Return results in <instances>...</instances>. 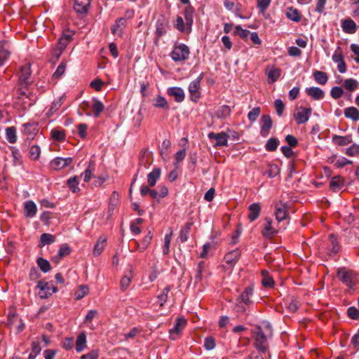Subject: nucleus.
<instances>
[{
	"instance_id": "obj_23",
	"label": "nucleus",
	"mask_w": 359,
	"mask_h": 359,
	"mask_svg": "<svg viewBox=\"0 0 359 359\" xmlns=\"http://www.w3.org/2000/svg\"><path fill=\"white\" fill-rule=\"evenodd\" d=\"M70 252L71 248L67 244L65 243L60 246L57 254L52 257V261L58 264L63 257L69 255Z\"/></svg>"
},
{
	"instance_id": "obj_25",
	"label": "nucleus",
	"mask_w": 359,
	"mask_h": 359,
	"mask_svg": "<svg viewBox=\"0 0 359 359\" xmlns=\"http://www.w3.org/2000/svg\"><path fill=\"white\" fill-rule=\"evenodd\" d=\"M248 210L249 214L248 217L250 222H254L259 217L261 212V205L259 203H252L249 206Z\"/></svg>"
},
{
	"instance_id": "obj_21",
	"label": "nucleus",
	"mask_w": 359,
	"mask_h": 359,
	"mask_svg": "<svg viewBox=\"0 0 359 359\" xmlns=\"http://www.w3.org/2000/svg\"><path fill=\"white\" fill-rule=\"evenodd\" d=\"M151 239L152 233L151 231H149L140 242L134 240L135 249L140 252H144L150 244Z\"/></svg>"
},
{
	"instance_id": "obj_41",
	"label": "nucleus",
	"mask_w": 359,
	"mask_h": 359,
	"mask_svg": "<svg viewBox=\"0 0 359 359\" xmlns=\"http://www.w3.org/2000/svg\"><path fill=\"white\" fill-rule=\"evenodd\" d=\"M51 137L58 142H62L65 140V131L63 129L53 128L50 132Z\"/></svg>"
},
{
	"instance_id": "obj_56",
	"label": "nucleus",
	"mask_w": 359,
	"mask_h": 359,
	"mask_svg": "<svg viewBox=\"0 0 359 359\" xmlns=\"http://www.w3.org/2000/svg\"><path fill=\"white\" fill-rule=\"evenodd\" d=\"M72 36L71 34H63L59 39L57 46L65 50L67 44L71 41Z\"/></svg>"
},
{
	"instance_id": "obj_14",
	"label": "nucleus",
	"mask_w": 359,
	"mask_h": 359,
	"mask_svg": "<svg viewBox=\"0 0 359 359\" xmlns=\"http://www.w3.org/2000/svg\"><path fill=\"white\" fill-rule=\"evenodd\" d=\"M133 276V268L132 266H128L120 281V287L122 291L126 290L129 287Z\"/></svg>"
},
{
	"instance_id": "obj_15",
	"label": "nucleus",
	"mask_w": 359,
	"mask_h": 359,
	"mask_svg": "<svg viewBox=\"0 0 359 359\" xmlns=\"http://www.w3.org/2000/svg\"><path fill=\"white\" fill-rule=\"evenodd\" d=\"M272 128V120L269 115L265 114L261 118V136L266 137L269 135Z\"/></svg>"
},
{
	"instance_id": "obj_12",
	"label": "nucleus",
	"mask_w": 359,
	"mask_h": 359,
	"mask_svg": "<svg viewBox=\"0 0 359 359\" xmlns=\"http://www.w3.org/2000/svg\"><path fill=\"white\" fill-rule=\"evenodd\" d=\"M278 230L272 225V220L271 218L266 217L263 224L262 230V236L266 238H271L278 233Z\"/></svg>"
},
{
	"instance_id": "obj_6",
	"label": "nucleus",
	"mask_w": 359,
	"mask_h": 359,
	"mask_svg": "<svg viewBox=\"0 0 359 359\" xmlns=\"http://www.w3.org/2000/svg\"><path fill=\"white\" fill-rule=\"evenodd\" d=\"M254 338L255 341V346L256 348L262 353H265L268 349L269 344L267 342V338L260 327H258L256 329Z\"/></svg>"
},
{
	"instance_id": "obj_1",
	"label": "nucleus",
	"mask_w": 359,
	"mask_h": 359,
	"mask_svg": "<svg viewBox=\"0 0 359 359\" xmlns=\"http://www.w3.org/2000/svg\"><path fill=\"white\" fill-rule=\"evenodd\" d=\"M254 288L250 285L246 287L241 294L236 298L233 310L237 313H244L247 308L253 304L252 297Z\"/></svg>"
},
{
	"instance_id": "obj_33",
	"label": "nucleus",
	"mask_w": 359,
	"mask_h": 359,
	"mask_svg": "<svg viewBox=\"0 0 359 359\" xmlns=\"http://www.w3.org/2000/svg\"><path fill=\"white\" fill-rule=\"evenodd\" d=\"M193 225L192 222H187L180 231L179 238L182 243L186 242L189 236L191 228Z\"/></svg>"
},
{
	"instance_id": "obj_24",
	"label": "nucleus",
	"mask_w": 359,
	"mask_h": 359,
	"mask_svg": "<svg viewBox=\"0 0 359 359\" xmlns=\"http://www.w3.org/2000/svg\"><path fill=\"white\" fill-rule=\"evenodd\" d=\"M11 54L9 46L6 41H0V66H3Z\"/></svg>"
},
{
	"instance_id": "obj_51",
	"label": "nucleus",
	"mask_w": 359,
	"mask_h": 359,
	"mask_svg": "<svg viewBox=\"0 0 359 359\" xmlns=\"http://www.w3.org/2000/svg\"><path fill=\"white\" fill-rule=\"evenodd\" d=\"M36 263L39 269L43 273H47L51 269L49 262L42 257H39L36 260Z\"/></svg>"
},
{
	"instance_id": "obj_46",
	"label": "nucleus",
	"mask_w": 359,
	"mask_h": 359,
	"mask_svg": "<svg viewBox=\"0 0 359 359\" xmlns=\"http://www.w3.org/2000/svg\"><path fill=\"white\" fill-rule=\"evenodd\" d=\"M86 344V337L84 333H81L78 335L76 341V350L77 352L82 351Z\"/></svg>"
},
{
	"instance_id": "obj_59",
	"label": "nucleus",
	"mask_w": 359,
	"mask_h": 359,
	"mask_svg": "<svg viewBox=\"0 0 359 359\" xmlns=\"http://www.w3.org/2000/svg\"><path fill=\"white\" fill-rule=\"evenodd\" d=\"M172 236V232L170 231V233L166 234L164 238V245L163 247V254L168 255L169 253V248L171 242V238Z\"/></svg>"
},
{
	"instance_id": "obj_42",
	"label": "nucleus",
	"mask_w": 359,
	"mask_h": 359,
	"mask_svg": "<svg viewBox=\"0 0 359 359\" xmlns=\"http://www.w3.org/2000/svg\"><path fill=\"white\" fill-rule=\"evenodd\" d=\"M344 115L346 118L353 121L359 120V111L354 107H350L344 110Z\"/></svg>"
},
{
	"instance_id": "obj_62",
	"label": "nucleus",
	"mask_w": 359,
	"mask_h": 359,
	"mask_svg": "<svg viewBox=\"0 0 359 359\" xmlns=\"http://www.w3.org/2000/svg\"><path fill=\"white\" fill-rule=\"evenodd\" d=\"M89 289L87 285H81L79 290L75 292L76 299H81L84 296L88 293Z\"/></svg>"
},
{
	"instance_id": "obj_36",
	"label": "nucleus",
	"mask_w": 359,
	"mask_h": 359,
	"mask_svg": "<svg viewBox=\"0 0 359 359\" xmlns=\"http://www.w3.org/2000/svg\"><path fill=\"white\" fill-rule=\"evenodd\" d=\"M56 241L55 236L50 233H44L40 236L39 247L42 248L46 245L53 243Z\"/></svg>"
},
{
	"instance_id": "obj_2",
	"label": "nucleus",
	"mask_w": 359,
	"mask_h": 359,
	"mask_svg": "<svg viewBox=\"0 0 359 359\" xmlns=\"http://www.w3.org/2000/svg\"><path fill=\"white\" fill-rule=\"evenodd\" d=\"M337 277L348 288H353L358 283V273L346 267H340L337 269Z\"/></svg>"
},
{
	"instance_id": "obj_64",
	"label": "nucleus",
	"mask_w": 359,
	"mask_h": 359,
	"mask_svg": "<svg viewBox=\"0 0 359 359\" xmlns=\"http://www.w3.org/2000/svg\"><path fill=\"white\" fill-rule=\"evenodd\" d=\"M344 94V90L341 87L334 86L331 89L330 95L332 98L337 100L340 98Z\"/></svg>"
},
{
	"instance_id": "obj_35",
	"label": "nucleus",
	"mask_w": 359,
	"mask_h": 359,
	"mask_svg": "<svg viewBox=\"0 0 359 359\" xmlns=\"http://www.w3.org/2000/svg\"><path fill=\"white\" fill-rule=\"evenodd\" d=\"M23 134L27 135L28 137H33L38 133V127L35 123H25L23 124Z\"/></svg>"
},
{
	"instance_id": "obj_60",
	"label": "nucleus",
	"mask_w": 359,
	"mask_h": 359,
	"mask_svg": "<svg viewBox=\"0 0 359 359\" xmlns=\"http://www.w3.org/2000/svg\"><path fill=\"white\" fill-rule=\"evenodd\" d=\"M41 154V149L37 145H32L29 149V157L34 160H37Z\"/></svg>"
},
{
	"instance_id": "obj_28",
	"label": "nucleus",
	"mask_w": 359,
	"mask_h": 359,
	"mask_svg": "<svg viewBox=\"0 0 359 359\" xmlns=\"http://www.w3.org/2000/svg\"><path fill=\"white\" fill-rule=\"evenodd\" d=\"M344 186V180L339 175L333 177L330 182V188L334 192L339 191Z\"/></svg>"
},
{
	"instance_id": "obj_34",
	"label": "nucleus",
	"mask_w": 359,
	"mask_h": 359,
	"mask_svg": "<svg viewBox=\"0 0 359 359\" xmlns=\"http://www.w3.org/2000/svg\"><path fill=\"white\" fill-rule=\"evenodd\" d=\"M286 17L293 22H298L301 20L300 12L292 6L288 7L286 11Z\"/></svg>"
},
{
	"instance_id": "obj_31",
	"label": "nucleus",
	"mask_w": 359,
	"mask_h": 359,
	"mask_svg": "<svg viewBox=\"0 0 359 359\" xmlns=\"http://www.w3.org/2000/svg\"><path fill=\"white\" fill-rule=\"evenodd\" d=\"M161 170L159 168H154L147 175V183L150 187H154L157 180L160 178Z\"/></svg>"
},
{
	"instance_id": "obj_37",
	"label": "nucleus",
	"mask_w": 359,
	"mask_h": 359,
	"mask_svg": "<svg viewBox=\"0 0 359 359\" xmlns=\"http://www.w3.org/2000/svg\"><path fill=\"white\" fill-rule=\"evenodd\" d=\"M332 142L335 144H337L339 146H345V145L350 144L352 142V139L350 135H347V136L334 135L332 137Z\"/></svg>"
},
{
	"instance_id": "obj_27",
	"label": "nucleus",
	"mask_w": 359,
	"mask_h": 359,
	"mask_svg": "<svg viewBox=\"0 0 359 359\" xmlns=\"http://www.w3.org/2000/svg\"><path fill=\"white\" fill-rule=\"evenodd\" d=\"M24 215L26 217H33L37 212V207L32 201H27L24 204Z\"/></svg>"
},
{
	"instance_id": "obj_4",
	"label": "nucleus",
	"mask_w": 359,
	"mask_h": 359,
	"mask_svg": "<svg viewBox=\"0 0 359 359\" xmlns=\"http://www.w3.org/2000/svg\"><path fill=\"white\" fill-rule=\"evenodd\" d=\"M189 54V47L184 43H181L174 46L170 57L175 62H181L187 60Z\"/></svg>"
},
{
	"instance_id": "obj_30",
	"label": "nucleus",
	"mask_w": 359,
	"mask_h": 359,
	"mask_svg": "<svg viewBox=\"0 0 359 359\" xmlns=\"http://www.w3.org/2000/svg\"><path fill=\"white\" fill-rule=\"evenodd\" d=\"M306 94L316 100H321L324 97V91L318 87H311L306 89Z\"/></svg>"
},
{
	"instance_id": "obj_20",
	"label": "nucleus",
	"mask_w": 359,
	"mask_h": 359,
	"mask_svg": "<svg viewBox=\"0 0 359 359\" xmlns=\"http://www.w3.org/2000/svg\"><path fill=\"white\" fill-rule=\"evenodd\" d=\"M174 27L180 31V32L189 34L191 32L192 27H189L187 24L186 21H184V19L182 16L177 15L175 21L174 22Z\"/></svg>"
},
{
	"instance_id": "obj_17",
	"label": "nucleus",
	"mask_w": 359,
	"mask_h": 359,
	"mask_svg": "<svg viewBox=\"0 0 359 359\" xmlns=\"http://www.w3.org/2000/svg\"><path fill=\"white\" fill-rule=\"evenodd\" d=\"M276 219L280 222L286 219L288 216L287 207L285 203H279L276 205Z\"/></svg>"
},
{
	"instance_id": "obj_49",
	"label": "nucleus",
	"mask_w": 359,
	"mask_h": 359,
	"mask_svg": "<svg viewBox=\"0 0 359 359\" xmlns=\"http://www.w3.org/2000/svg\"><path fill=\"white\" fill-rule=\"evenodd\" d=\"M250 32L248 29H244L240 25H237L234 28L233 34L239 36L242 39L247 41L250 34Z\"/></svg>"
},
{
	"instance_id": "obj_39",
	"label": "nucleus",
	"mask_w": 359,
	"mask_h": 359,
	"mask_svg": "<svg viewBox=\"0 0 359 359\" xmlns=\"http://www.w3.org/2000/svg\"><path fill=\"white\" fill-rule=\"evenodd\" d=\"M107 239L105 238L100 237L96 242L93 253L95 256H99L104 248H105Z\"/></svg>"
},
{
	"instance_id": "obj_45",
	"label": "nucleus",
	"mask_w": 359,
	"mask_h": 359,
	"mask_svg": "<svg viewBox=\"0 0 359 359\" xmlns=\"http://www.w3.org/2000/svg\"><path fill=\"white\" fill-rule=\"evenodd\" d=\"M93 113L95 117L100 116L101 112L104 110V104L97 99H93L92 104Z\"/></svg>"
},
{
	"instance_id": "obj_32",
	"label": "nucleus",
	"mask_w": 359,
	"mask_h": 359,
	"mask_svg": "<svg viewBox=\"0 0 359 359\" xmlns=\"http://www.w3.org/2000/svg\"><path fill=\"white\" fill-rule=\"evenodd\" d=\"M194 8L191 5L186 6L183 11V15L189 27H192L194 23Z\"/></svg>"
},
{
	"instance_id": "obj_52",
	"label": "nucleus",
	"mask_w": 359,
	"mask_h": 359,
	"mask_svg": "<svg viewBox=\"0 0 359 359\" xmlns=\"http://www.w3.org/2000/svg\"><path fill=\"white\" fill-rule=\"evenodd\" d=\"M6 140L11 144H14L17 141L16 130L14 127L7 128L6 130Z\"/></svg>"
},
{
	"instance_id": "obj_63",
	"label": "nucleus",
	"mask_w": 359,
	"mask_h": 359,
	"mask_svg": "<svg viewBox=\"0 0 359 359\" xmlns=\"http://www.w3.org/2000/svg\"><path fill=\"white\" fill-rule=\"evenodd\" d=\"M271 0H257V6L260 13H264L269 6Z\"/></svg>"
},
{
	"instance_id": "obj_38",
	"label": "nucleus",
	"mask_w": 359,
	"mask_h": 359,
	"mask_svg": "<svg viewBox=\"0 0 359 359\" xmlns=\"http://www.w3.org/2000/svg\"><path fill=\"white\" fill-rule=\"evenodd\" d=\"M168 23L164 20H158L156 25V34L161 37L167 32Z\"/></svg>"
},
{
	"instance_id": "obj_61",
	"label": "nucleus",
	"mask_w": 359,
	"mask_h": 359,
	"mask_svg": "<svg viewBox=\"0 0 359 359\" xmlns=\"http://www.w3.org/2000/svg\"><path fill=\"white\" fill-rule=\"evenodd\" d=\"M261 112V109L259 107H254L251 111H250L248 114V118L251 122L255 121L258 116H259Z\"/></svg>"
},
{
	"instance_id": "obj_19",
	"label": "nucleus",
	"mask_w": 359,
	"mask_h": 359,
	"mask_svg": "<svg viewBox=\"0 0 359 359\" xmlns=\"http://www.w3.org/2000/svg\"><path fill=\"white\" fill-rule=\"evenodd\" d=\"M266 74L268 78V83H273L280 78L281 70L275 67H267L266 69Z\"/></svg>"
},
{
	"instance_id": "obj_10",
	"label": "nucleus",
	"mask_w": 359,
	"mask_h": 359,
	"mask_svg": "<svg viewBox=\"0 0 359 359\" xmlns=\"http://www.w3.org/2000/svg\"><path fill=\"white\" fill-rule=\"evenodd\" d=\"M31 73L30 64L27 63L21 66L19 72V82L20 85L24 86L25 87L29 85Z\"/></svg>"
},
{
	"instance_id": "obj_58",
	"label": "nucleus",
	"mask_w": 359,
	"mask_h": 359,
	"mask_svg": "<svg viewBox=\"0 0 359 359\" xmlns=\"http://www.w3.org/2000/svg\"><path fill=\"white\" fill-rule=\"evenodd\" d=\"M170 290V286H166L162 291V292L158 295L157 298L160 304V306H163V304L168 300V294Z\"/></svg>"
},
{
	"instance_id": "obj_47",
	"label": "nucleus",
	"mask_w": 359,
	"mask_h": 359,
	"mask_svg": "<svg viewBox=\"0 0 359 359\" xmlns=\"http://www.w3.org/2000/svg\"><path fill=\"white\" fill-rule=\"evenodd\" d=\"M95 164L93 161H90L88 168L85 170V171L81 175V177H83V180L86 182H88L93 177V173L94 170Z\"/></svg>"
},
{
	"instance_id": "obj_54",
	"label": "nucleus",
	"mask_w": 359,
	"mask_h": 359,
	"mask_svg": "<svg viewBox=\"0 0 359 359\" xmlns=\"http://www.w3.org/2000/svg\"><path fill=\"white\" fill-rule=\"evenodd\" d=\"M279 140L274 137H271L268 140V141L266 143L265 149L268 151H275L278 145H279Z\"/></svg>"
},
{
	"instance_id": "obj_5",
	"label": "nucleus",
	"mask_w": 359,
	"mask_h": 359,
	"mask_svg": "<svg viewBox=\"0 0 359 359\" xmlns=\"http://www.w3.org/2000/svg\"><path fill=\"white\" fill-rule=\"evenodd\" d=\"M36 287L39 289V295L41 299H48L53 293L57 291V287L53 285V283L39 280Z\"/></svg>"
},
{
	"instance_id": "obj_18",
	"label": "nucleus",
	"mask_w": 359,
	"mask_h": 359,
	"mask_svg": "<svg viewBox=\"0 0 359 359\" xmlns=\"http://www.w3.org/2000/svg\"><path fill=\"white\" fill-rule=\"evenodd\" d=\"M167 94L175 98L177 102H182L184 101L185 95L183 89L180 87H170L167 90Z\"/></svg>"
},
{
	"instance_id": "obj_3",
	"label": "nucleus",
	"mask_w": 359,
	"mask_h": 359,
	"mask_svg": "<svg viewBox=\"0 0 359 359\" xmlns=\"http://www.w3.org/2000/svg\"><path fill=\"white\" fill-rule=\"evenodd\" d=\"M205 74L201 73L200 75L189 85V93L190 95V100L194 102H197L201 97V82L204 77Z\"/></svg>"
},
{
	"instance_id": "obj_22",
	"label": "nucleus",
	"mask_w": 359,
	"mask_h": 359,
	"mask_svg": "<svg viewBox=\"0 0 359 359\" xmlns=\"http://www.w3.org/2000/svg\"><path fill=\"white\" fill-rule=\"evenodd\" d=\"M91 0H75L74 4V11L81 14L86 13Z\"/></svg>"
},
{
	"instance_id": "obj_57",
	"label": "nucleus",
	"mask_w": 359,
	"mask_h": 359,
	"mask_svg": "<svg viewBox=\"0 0 359 359\" xmlns=\"http://www.w3.org/2000/svg\"><path fill=\"white\" fill-rule=\"evenodd\" d=\"M66 70V62L65 61H62L61 63L57 67L55 72L53 74V78L55 79H58L62 77V76L65 74Z\"/></svg>"
},
{
	"instance_id": "obj_50",
	"label": "nucleus",
	"mask_w": 359,
	"mask_h": 359,
	"mask_svg": "<svg viewBox=\"0 0 359 359\" xmlns=\"http://www.w3.org/2000/svg\"><path fill=\"white\" fill-rule=\"evenodd\" d=\"M343 86L346 90L352 92L358 88L359 83L354 79H347L344 81Z\"/></svg>"
},
{
	"instance_id": "obj_43",
	"label": "nucleus",
	"mask_w": 359,
	"mask_h": 359,
	"mask_svg": "<svg viewBox=\"0 0 359 359\" xmlns=\"http://www.w3.org/2000/svg\"><path fill=\"white\" fill-rule=\"evenodd\" d=\"M231 108L228 105L221 106L215 112V116L218 118H226L231 114Z\"/></svg>"
},
{
	"instance_id": "obj_53",
	"label": "nucleus",
	"mask_w": 359,
	"mask_h": 359,
	"mask_svg": "<svg viewBox=\"0 0 359 359\" xmlns=\"http://www.w3.org/2000/svg\"><path fill=\"white\" fill-rule=\"evenodd\" d=\"M67 184L68 187L74 193H76L80 191V189L79 188V177L74 176L73 177L69 178L67 182Z\"/></svg>"
},
{
	"instance_id": "obj_9",
	"label": "nucleus",
	"mask_w": 359,
	"mask_h": 359,
	"mask_svg": "<svg viewBox=\"0 0 359 359\" xmlns=\"http://www.w3.org/2000/svg\"><path fill=\"white\" fill-rule=\"evenodd\" d=\"M311 113V108L300 107L299 111L294 114V120L298 125L306 123L309 121Z\"/></svg>"
},
{
	"instance_id": "obj_7",
	"label": "nucleus",
	"mask_w": 359,
	"mask_h": 359,
	"mask_svg": "<svg viewBox=\"0 0 359 359\" xmlns=\"http://www.w3.org/2000/svg\"><path fill=\"white\" fill-rule=\"evenodd\" d=\"M341 245L339 241L337 236L334 233L328 236V243L327 246V252L329 256L336 255L340 252Z\"/></svg>"
},
{
	"instance_id": "obj_26",
	"label": "nucleus",
	"mask_w": 359,
	"mask_h": 359,
	"mask_svg": "<svg viewBox=\"0 0 359 359\" xmlns=\"http://www.w3.org/2000/svg\"><path fill=\"white\" fill-rule=\"evenodd\" d=\"M341 28L347 34H354L357 30V25L352 19L346 18L342 20Z\"/></svg>"
},
{
	"instance_id": "obj_44",
	"label": "nucleus",
	"mask_w": 359,
	"mask_h": 359,
	"mask_svg": "<svg viewBox=\"0 0 359 359\" xmlns=\"http://www.w3.org/2000/svg\"><path fill=\"white\" fill-rule=\"evenodd\" d=\"M153 105L155 107L168 109L169 105L165 98L161 95H158L154 100Z\"/></svg>"
},
{
	"instance_id": "obj_8",
	"label": "nucleus",
	"mask_w": 359,
	"mask_h": 359,
	"mask_svg": "<svg viewBox=\"0 0 359 359\" xmlns=\"http://www.w3.org/2000/svg\"><path fill=\"white\" fill-rule=\"evenodd\" d=\"M208 137L210 140H215L216 142L214 147H224L228 145V138L229 135L224 132L215 133L213 132L209 133Z\"/></svg>"
},
{
	"instance_id": "obj_48",
	"label": "nucleus",
	"mask_w": 359,
	"mask_h": 359,
	"mask_svg": "<svg viewBox=\"0 0 359 359\" xmlns=\"http://www.w3.org/2000/svg\"><path fill=\"white\" fill-rule=\"evenodd\" d=\"M262 283L265 287H272L274 285V281L273 278L269 276V273L266 271H262Z\"/></svg>"
},
{
	"instance_id": "obj_11",
	"label": "nucleus",
	"mask_w": 359,
	"mask_h": 359,
	"mask_svg": "<svg viewBox=\"0 0 359 359\" xmlns=\"http://www.w3.org/2000/svg\"><path fill=\"white\" fill-rule=\"evenodd\" d=\"M241 251L238 249L229 252L224 256V260L226 264V267L232 269L241 257Z\"/></svg>"
},
{
	"instance_id": "obj_40",
	"label": "nucleus",
	"mask_w": 359,
	"mask_h": 359,
	"mask_svg": "<svg viewBox=\"0 0 359 359\" xmlns=\"http://www.w3.org/2000/svg\"><path fill=\"white\" fill-rule=\"evenodd\" d=\"M313 75L315 81L320 85H325L327 82L328 76L324 72L316 70L313 72Z\"/></svg>"
},
{
	"instance_id": "obj_55",
	"label": "nucleus",
	"mask_w": 359,
	"mask_h": 359,
	"mask_svg": "<svg viewBox=\"0 0 359 359\" xmlns=\"http://www.w3.org/2000/svg\"><path fill=\"white\" fill-rule=\"evenodd\" d=\"M268 166L269 168L266 170L265 174L267 175L269 177L273 178L279 174L280 168L277 165L269 163Z\"/></svg>"
},
{
	"instance_id": "obj_16",
	"label": "nucleus",
	"mask_w": 359,
	"mask_h": 359,
	"mask_svg": "<svg viewBox=\"0 0 359 359\" xmlns=\"http://www.w3.org/2000/svg\"><path fill=\"white\" fill-rule=\"evenodd\" d=\"M72 162V158H55L50 161V168L53 170H59L68 166Z\"/></svg>"
},
{
	"instance_id": "obj_13",
	"label": "nucleus",
	"mask_w": 359,
	"mask_h": 359,
	"mask_svg": "<svg viewBox=\"0 0 359 359\" xmlns=\"http://www.w3.org/2000/svg\"><path fill=\"white\" fill-rule=\"evenodd\" d=\"M187 325V320L184 318H177L172 329H170L169 333L170 339L175 340L179 334L182 331Z\"/></svg>"
},
{
	"instance_id": "obj_29",
	"label": "nucleus",
	"mask_w": 359,
	"mask_h": 359,
	"mask_svg": "<svg viewBox=\"0 0 359 359\" xmlns=\"http://www.w3.org/2000/svg\"><path fill=\"white\" fill-rule=\"evenodd\" d=\"M126 20L123 18L117 19L115 24L111 27V30L113 34L121 35L123 29L126 27Z\"/></svg>"
}]
</instances>
